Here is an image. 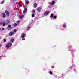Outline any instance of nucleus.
Here are the masks:
<instances>
[{"label": "nucleus", "mask_w": 79, "mask_h": 79, "mask_svg": "<svg viewBox=\"0 0 79 79\" xmlns=\"http://www.w3.org/2000/svg\"><path fill=\"white\" fill-rule=\"evenodd\" d=\"M12 45V44H11V43H10L6 45V47H7V48H10V47H11Z\"/></svg>", "instance_id": "1"}, {"label": "nucleus", "mask_w": 79, "mask_h": 79, "mask_svg": "<svg viewBox=\"0 0 79 79\" xmlns=\"http://www.w3.org/2000/svg\"><path fill=\"white\" fill-rule=\"evenodd\" d=\"M14 34V32L13 31L9 33V35L10 36H11V35H13Z\"/></svg>", "instance_id": "2"}, {"label": "nucleus", "mask_w": 79, "mask_h": 79, "mask_svg": "<svg viewBox=\"0 0 79 79\" xmlns=\"http://www.w3.org/2000/svg\"><path fill=\"white\" fill-rule=\"evenodd\" d=\"M5 23L6 24V25H7V24H8L10 23V21L7 20L6 21Z\"/></svg>", "instance_id": "3"}, {"label": "nucleus", "mask_w": 79, "mask_h": 79, "mask_svg": "<svg viewBox=\"0 0 79 79\" xmlns=\"http://www.w3.org/2000/svg\"><path fill=\"white\" fill-rule=\"evenodd\" d=\"M41 10H42V8L39 7L37 8V10L38 12H40L41 11Z\"/></svg>", "instance_id": "4"}, {"label": "nucleus", "mask_w": 79, "mask_h": 79, "mask_svg": "<svg viewBox=\"0 0 79 79\" xmlns=\"http://www.w3.org/2000/svg\"><path fill=\"white\" fill-rule=\"evenodd\" d=\"M25 35H26V34H25V33L22 34L21 35V37L22 38H24V37H25Z\"/></svg>", "instance_id": "5"}, {"label": "nucleus", "mask_w": 79, "mask_h": 79, "mask_svg": "<svg viewBox=\"0 0 79 79\" xmlns=\"http://www.w3.org/2000/svg\"><path fill=\"white\" fill-rule=\"evenodd\" d=\"M5 13H6L7 16H9V12L7 10H6Z\"/></svg>", "instance_id": "6"}, {"label": "nucleus", "mask_w": 79, "mask_h": 79, "mask_svg": "<svg viewBox=\"0 0 79 79\" xmlns=\"http://www.w3.org/2000/svg\"><path fill=\"white\" fill-rule=\"evenodd\" d=\"M27 11V8H25L24 9L23 11V13H26Z\"/></svg>", "instance_id": "7"}, {"label": "nucleus", "mask_w": 79, "mask_h": 79, "mask_svg": "<svg viewBox=\"0 0 79 79\" xmlns=\"http://www.w3.org/2000/svg\"><path fill=\"white\" fill-rule=\"evenodd\" d=\"M49 13V11H46L45 13H44V15H47Z\"/></svg>", "instance_id": "8"}, {"label": "nucleus", "mask_w": 79, "mask_h": 79, "mask_svg": "<svg viewBox=\"0 0 79 79\" xmlns=\"http://www.w3.org/2000/svg\"><path fill=\"white\" fill-rule=\"evenodd\" d=\"M23 15H20L19 16V18H20V19H22V18H23Z\"/></svg>", "instance_id": "9"}, {"label": "nucleus", "mask_w": 79, "mask_h": 79, "mask_svg": "<svg viewBox=\"0 0 79 79\" xmlns=\"http://www.w3.org/2000/svg\"><path fill=\"white\" fill-rule=\"evenodd\" d=\"M55 4V2L54 1H52L51 2V5H53Z\"/></svg>", "instance_id": "10"}, {"label": "nucleus", "mask_w": 79, "mask_h": 79, "mask_svg": "<svg viewBox=\"0 0 79 79\" xmlns=\"http://www.w3.org/2000/svg\"><path fill=\"white\" fill-rule=\"evenodd\" d=\"M2 15H3L2 17L3 18H5V17H6L5 14V13H3Z\"/></svg>", "instance_id": "11"}, {"label": "nucleus", "mask_w": 79, "mask_h": 79, "mask_svg": "<svg viewBox=\"0 0 79 79\" xmlns=\"http://www.w3.org/2000/svg\"><path fill=\"white\" fill-rule=\"evenodd\" d=\"M14 40H15L14 39H11L10 40V42H14Z\"/></svg>", "instance_id": "12"}, {"label": "nucleus", "mask_w": 79, "mask_h": 79, "mask_svg": "<svg viewBox=\"0 0 79 79\" xmlns=\"http://www.w3.org/2000/svg\"><path fill=\"white\" fill-rule=\"evenodd\" d=\"M17 26V24L14 23V27H16Z\"/></svg>", "instance_id": "13"}, {"label": "nucleus", "mask_w": 79, "mask_h": 79, "mask_svg": "<svg viewBox=\"0 0 79 79\" xmlns=\"http://www.w3.org/2000/svg\"><path fill=\"white\" fill-rule=\"evenodd\" d=\"M11 27V25H9L7 27L8 28H10Z\"/></svg>", "instance_id": "14"}, {"label": "nucleus", "mask_w": 79, "mask_h": 79, "mask_svg": "<svg viewBox=\"0 0 79 79\" xmlns=\"http://www.w3.org/2000/svg\"><path fill=\"white\" fill-rule=\"evenodd\" d=\"M50 17L51 18H52V17H53V14H52L51 16H50Z\"/></svg>", "instance_id": "15"}, {"label": "nucleus", "mask_w": 79, "mask_h": 79, "mask_svg": "<svg viewBox=\"0 0 79 79\" xmlns=\"http://www.w3.org/2000/svg\"><path fill=\"white\" fill-rule=\"evenodd\" d=\"M2 25H3V26H6V24H5V23H3Z\"/></svg>", "instance_id": "16"}, {"label": "nucleus", "mask_w": 79, "mask_h": 79, "mask_svg": "<svg viewBox=\"0 0 79 79\" xmlns=\"http://www.w3.org/2000/svg\"><path fill=\"white\" fill-rule=\"evenodd\" d=\"M26 3L27 5H28L29 4V1H28V0H27Z\"/></svg>", "instance_id": "17"}, {"label": "nucleus", "mask_w": 79, "mask_h": 79, "mask_svg": "<svg viewBox=\"0 0 79 79\" xmlns=\"http://www.w3.org/2000/svg\"><path fill=\"white\" fill-rule=\"evenodd\" d=\"M34 16H35V14H32L31 15V17H34Z\"/></svg>", "instance_id": "18"}, {"label": "nucleus", "mask_w": 79, "mask_h": 79, "mask_svg": "<svg viewBox=\"0 0 79 79\" xmlns=\"http://www.w3.org/2000/svg\"><path fill=\"white\" fill-rule=\"evenodd\" d=\"M5 2V1L4 0L1 3V4H3Z\"/></svg>", "instance_id": "19"}, {"label": "nucleus", "mask_w": 79, "mask_h": 79, "mask_svg": "<svg viewBox=\"0 0 79 79\" xmlns=\"http://www.w3.org/2000/svg\"><path fill=\"white\" fill-rule=\"evenodd\" d=\"M63 27H66V25L65 24H64L63 25Z\"/></svg>", "instance_id": "20"}, {"label": "nucleus", "mask_w": 79, "mask_h": 79, "mask_svg": "<svg viewBox=\"0 0 79 79\" xmlns=\"http://www.w3.org/2000/svg\"><path fill=\"white\" fill-rule=\"evenodd\" d=\"M32 13H35V10H33Z\"/></svg>", "instance_id": "21"}, {"label": "nucleus", "mask_w": 79, "mask_h": 79, "mask_svg": "<svg viewBox=\"0 0 79 79\" xmlns=\"http://www.w3.org/2000/svg\"><path fill=\"white\" fill-rule=\"evenodd\" d=\"M34 6H37V4L36 3H35L34 4Z\"/></svg>", "instance_id": "22"}, {"label": "nucleus", "mask_w": 79, "mask_h": 79, "mask_svg": "<svg viewBox=\"0 0 79 79\" xmlns=\"http://www.w3.org/2000/svg\"><path fill=\"white\" fill-rule=\"evenodd\" d=\"M4 42H6V39H4Z\"/></svg>", "instance_id": "23"}, {"label": "nucleus", "mask_w": 79, "mask_h": 79, "mask_svg": "<svg viewBox=\"0 0 79 79\" xmlns=\"http://www.w3.org/2000/svg\"><path fill=\"white\" fill-rule=\"evenodd\" d=\"M16 31H17L16 30H14V32H16Z\"/></svg>", "instance_id": "24"}, {"label": "nucleus", "mask_w": 79, "mask_h": 79, "mask_svg": "<svg viewBox=\"0 0 79 79\" xmlns=\"http://www.w3.org/2000/svg\"><path fill=\"white\" fill-rule=\"evenodd\" d=\"M49 73L50 74H52V73L51 71L49 72Z\"/></svg>", "instance_id": "25"}, {"label": "nucleus", "mask_w": 79, "mask_h": 79, "mask_svg": "<svg viewBox=\"0 0 79 79\" xmlns=\"http://www.w3.org/2000/svg\"><path fill=\"white\" fill-rule=\"evenodd\" d=\"M54 19H56V16H54Z\"/></svg>", "instance_id": "26"}, {"label": "nucleus", "mask_w": 79, "mask_h": 79, "mask_svg": "<svg viewBox=\"0 0 79 79\" xmlns=\"http://www.w3.org/2000/svg\"><path fill=\"white\" fill-rule=\"evenodd\" d=\"M2 30L3 31H4L5 30V29L4 28H2Z\"/></svg>", "instance_id": "27"}, {"label": "nucleus", "mask_w": 79, "mask_h": 79, "mask_svg": "<svg viewBox=\"0 0 79 79\" xmlns=\"http://www.w3.org/2000/svg\"><path fill=\"white\" fill-rule=\"evenodd\" d=\"M19 22H20V21L19 20H18V23H19Z\"/></svg>", "instance_id": "28"}, {"label": "nucleus", "mask_w": 79, "mask_h": 79, "mask_svg": "<svg viewBox=\"0 0 79 79\" xmlns=\"http://www.w3.org/2000/svg\"><path fill=\"white\" fill-rule=\"evenodd\" d=\"M2 47V45H1V44H0V47Z\"/></svg>", "instance_id": "29"}, {"label": "nucleus", "mask_w": 79, "mask_h": 79, "mask_svg": "<svg viewBox=\"0 0 79 79\" xmlns=\"http://www.w3.org/2000/svg\"><path fill=\"white\" fill-rule=\"evenodd\" d=\"M2 24V23L0 22V24Z\"/></svg>", "instance_id": "30"}, {"label": "nucleus", "mask_w": 79, "mask_h": 79, "mask_svg": "<svg viewBox=\"0 0 79 79\" xmlns=\"http://www.w3.org/2000/svg\"><path fill=\"white\" fill-rule=\"evenodd\" d=\"M36 7H37V6H35V8H36Z\"/></svg>", "instance_id": "31"}, {"label": "nucleus", "mask_w": 79, "mask_h": 79, "mask_svg": "<svg viewBox=\"0 0 79 79\" xmlns=\"http://www.w3.org/2000/svg\"><path fill=\"white\" fill-rule=\"evenodd\" d=\"M20 6H21H21H22V5Z\"/></svg>", "instance_id": "32"}, {"label": "nucleus", "mask_w": 79, "mask_h": 79, "mask_svg": "<svg viewBox=\"0 0 79 79\" xmlns=\"http://www.w3.org/2000/svg\"><path fill=\"white\" fill-rule=\"evenodd\" d=\"M28 27V28H29V27Z\"/></svg>", "instance_id": "33"}, {"label": "nucleus", "mask_w": 79, "mask_h": 79, "mask_svg": "<svg viewBox=\"0 0 79 79\" xmlns=\"http://www.w3.org/2000/svg\"><path fill=\"white\" fill-rule=\"evenodd\" d=\"M19 3L20 4V2H19Z\"/></svg>", "instance_id": "34"}, {"label": "nucleus", "mask_w": 79, "mask_h": 79, "mask_svg": "<svg viewBox=\"0 0 79 79\" xmlns=\"http://www.w3.org/2000/svg\"><path fill=\"white\" fill-rule=\"evenodd\" d=\"M1 38L0 37V39Z\"/></svg>", "instance_id": "35"}, {"label": "nucleus", "mask_w": 79, "mask_h": 79, "mask_svg": "<svg viewBox=\"0 0 79 79\" xmlns=\"http://www.w3.org/2000/svg\"><path fill=\"white\" fill-rule=\"evenodd\" d=\"M0 57H1V56H0Z\"/></svg>", "instance_id": "36"}]
</instances>
